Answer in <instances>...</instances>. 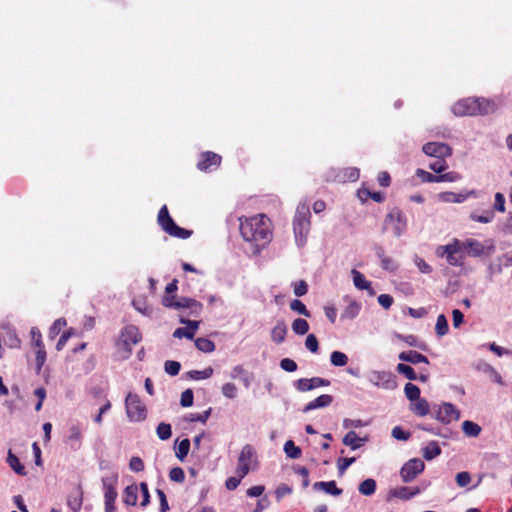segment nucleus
<instances>
[{
	"instance_id": "22",
	"label": "nucleus",
	"mask_w": 512,
	"mask_h": 512,
	"mask_svg": "<svg viewBox=\"0 0 512 512\" xmlns=\"http://www.w3.org/2000/svg\"><path fill=\"white\" fill-rule=\"evenodd\" d=\"M313 489L317 491H324L325 493L333 496H340L343 492L342 489L337 487L336 482L334 480L315 482L313 484Z\"/></svg>"
},
{
	"instance_id": "54",
	"label": "nucleus",
	"mask_w": 512,
	"mask_h": 512,
	"mask_svg": "<svg viewBox=\"0 0 512 512\" xmlns=\"http://www.w3.org/2000/svg\"><path fill=\"white\" fill-rule=\"evenodd\" d=\"M355 461H356L355 457L339 458L337 460V468H338L339 475H343L345 473V471L347 470V468L350 465H352Z\"/></svg>"
},
{
	"instance_id": "33",
	"label": "nucleus",
	"mask_w": 512,
	"mask_h": 512,
	"mask_svg": "<svg viewBox=\"0 0 512 512\" xmlns=\"http://www.w3.org/2000/svg\"><path fill=\"white\" fill-rule=\"evenodd\" d=\"M358 490L364 496H371L376 491V481L372 478L365 479L359 484Z\"/></svg>"
},
{
	"instance_id": "25",
	"label": "nucleus",
	"mask_w": 512,
	"mask_h": 512,
	"mask_svg": "<svg viewBox=\"0 0 512 512\" xmlns=\"http://www.w3.org/2000/svg\"><path fill=\"white\" fill-rule=\"evenodd\" d=\"M474 194V191H470L469 194H457L454 192H441L437 195L439 201L445 203H462L464 202L469 195Z\"/></svg>"
},
{
	"instance_id": "47",
	"label": "nucleus",
	"mask_w": 512,
	"mask_h": 512,
	"mask_svg": "<svg viewBox=\"0 0 512 512\" xmlns=\"http://www.w3.org/2000/svg\"><path fill=\"white\" fill-rule=\"evenodd\" d=\"M381 267L382 269L388 271V272H395L399 268V263L393 259L392 257L386 256L381 261Z\"/></svg>"
},
{
	"instance_id": "26",
	"label": "nucleus",
	"mask_w": 512,
	"mask_h": 512,
	"mask_svg": "<svg viewBox=\"0 0 512 512\" xmlns=\"http://www.w3.org/2000/svg\"><path fill=\"white\" fill-rule=\"evenodd\" d=\"M287 334V325L283 320L277 321L271 330V339L276 344H280L285 340Z\"/></svg>"
},
{
	"instance_id": "48",
	"label": "nucleus",
	"mask_w": 512,
	"mask_h": 512,
	"mask_svg": "<svg viewBox=\"0 0 512 512\" xmlns=\"http://www.w3.org/2000/svg\"><path fill=\"white\" fill-rule=\"evenodd\" d=\"M290 308L291 310L305 316V317H310L311 314L310 312L308 311V309L306 308L305 304L298 300V299H294L291 301L290 303Z\"/></svg>"
},
{
	"instance_id": "38",
	"label": "nucleus",
	"mask_w": 512,
	"mask_h": 512,
	"mask_svg": "<svg viewBox=\"0 0 512 512\" xmlns=\"http://www.w3.org/2000/svg\"><path fill=\"white\" fill-rule=\"evenodd\" d=\"M348 361V356L343 352L333 351L330 355V362L335 367H343L347 365Z\"/></svg>"
},
{
	"instance_id": "63",
	"label": "nucleus",
	"mask_w": 512,
	"mask_h": 512,
	"mask_svg": "<svg viewBox=\"0 0 512 512\" xmlns=\"http://www.w3.org/2000/svg\"><path fill=\"white\" fill-rule=\"evenodd\" d=\"M414 263L421 273L429 274L432 272V267L428 263H426V261L423 258L417 255L414 257Z\"/></svg>"
},
{
	"instance_id": "4",
	"label": "nucleus",
	"mask_w": 512,
	"mask_h": 512,
	"mask_svg": "<svg viewBox=\"0 0 512 512\" xmlns=\"http://www.w3.org/2000/svg\"><path fill=\"white\" fill-rule=\"evenodd\" d=\"M257 467L258 458L255 448L250 444L244 445L238 457L236 474L240 478H244L250 471L256 470Z\"/></svg>"
},
{
	"instance_id": "49",
	"label": "nucleus",
	"mask_w": 512,
	"mask_h": 512,
	"mask_svg": "<svg viewBox=\"0 0 512 512\" xmlns=\"http://www.w3.org/2000/svg\"><path fill=\"white\" fill-rule=\"evenodd\" d=\"M66 324L67 323L64 318L55 320L49 329V337L52 339L55 338L60 333L61 329L66 326Z\"/></svg>"
},
{
	"instance_id": "7",
	"label": "nucleus",
	"mask_w": 512,
	"mask_h": 512,
	"mask_svg": "<svg viewBox=\"0 0 512 512\" xmlns=\"http://www.w3.org/2000/svg\"><path fill=\"white\" fill-rule=\"evenodd\" d=\"M368 382L374 387L384 390L397 388L396 376L390 371L371 370L367 373Z\"/></svg>"
},
{
	"instance_id": "64",
	"label": "nucleus",
	"mask_w": 512,
	"mask_h": 512,
	"mask_svg": "<svg viewBox=\"0 0 512 512\" xmlns=\"http://www.w3.org/2000/svg\"><path fill=\"white\" fill-rule=\"evenodd\" d=\"M169 478L174 481L181 483L185 479V474L182 468L180 467H174L169 472Z\"/></svg>"
},
{
	"instance_id": "13",
	"label": "nucleus",
	"mask_w": 512,
	"mask_h": 512,
	"mask_svg": "<svg viewBox=\"0 0 512 512\" xmlns=\"http://www.w3.org/2000/svg\"><path fill=\"white\" fill-rule=\"evenodd\" d=\"M422 150L426 155L438 159H445L452 155L451 147L441 142H428L422 147Z\"/></svg>"
},
{
	"instance_id": "3",
	"label": "nucleus",
	"mask_w": 512,
	"mask_h": 512,
	"mask_svg": "<svg viewBox=\"0 0 512 512\" xmlns=\"http://www.w3.org/2000/svg\"><path fill=\"white\" fill-rule=\"evenodd\" d=\"M310 209L307 204H300L293 219V231L295 241L298 247H303L307 241V236L310 231Z\"/></svg>"
},
{
	"instance_id": "40",
	"label": "nucleus",
	"mask_w": 512,
	"mask_h": 512,
	"mask_svg": "<svg viewBox=\"0 0 512 512\" xmlns=\"http://www.w3.org/2000/svg\"><path fill=\"white\" fill-rule=\"evenodd\" d=\"M404 393L411 402L420 399V389L413 383H407L404 387Z\"/></svg>"
},
{
	"instance_id": "1",
	"label": "nucleus",
	"mask_w": 512,
	"mask_h": 512,
	"mask_svg": "<svg viewBox=\"0 0 512 512\" xmlns=\"http://www.w3.org/2000/svg\"><path fill=\"white\" fill-rule=\"evenodd\" d=\"M240 233L246 242H250L255 248V252L259 253L272 240V225L270 219L259 214L252 217H241Z\"/></svg>"
},
{
	"instance_id": "42",
	"label": "nucleus",
	"mask_w": 512,
	"mask_h": 512,
	"mask_svg": "<svg viewBox=\"0 0 512 512\" xmlns=\"http://www.w3.org/2000/svg\"><path fill=\"white\" fill-rule=\"evenodd\" d=\"M292 330L297 335H304L309 330V324L305 319L297 318L292 323Z\"/></svg>"
},
{
	"instance_id": "62",
	"label": "nucleus",
	"mask_w": 512,
	"mask_h": 512,
	"mask_svg": "<svg viewBox=\"0 0 512 512\" xmlns=\"http://www.w3.org/2000/svg\"><path fill=\"white\" fill-rule=\"evenodd\" d=\"M306 348L312 353H317L319 349V343L314 334H309L305 340Z\"/></svg>"
},
{
	"instance_id": "11",
	"label": "nucleus",
	"mask_w": 512,
	"mask_h": 512,
	"mask_svg": "<svg viewBox=\"0 0 512 512\" xmlns=\"http://www.w3.org/2000/svg\"><path fill=\"white\" fill-rule=\"evenodd\" d=\"M425 464L419 458H412L407 461L400 470V477L404 483L412 482L424 471Z\"/></svg>"
},
{
	"instance_id": "14",
	"label": "nucleus",
	"mask_w": 512,
	"mask_h": 512,
	"mask_svg": "<svg viewBox=\"0 0 512 512\" xmlns=\"http://www.w3.org/2000/svg\"><path fill=\"white\" fill-rule=\"evenodd\" d=\"M435 418L444 424H449L460 418V411L453 404L445 402L438 407Z\"/></svg>"
},
{
	"instance_id": "16",
	"label": "nucleus",
	"mask_w": 512,
	"mask_h": 512,
	"mask_svg": "<svg viewBox=\"0 0 512 512\" xmlns=\"http://www.w3.org/2000/svg\"><path fill=\"white\" fill-rule=\"evenodd\" d=\"M82 432L83 428L79 423H72L68 428L66 443L74 451L79 450L82 446Z\"/></svg>"
},
{
	"instance_id": "29",
	"label": "nucleus",
	"mask_w": 512,
	"mask_h": 512,
	"mask_svg": "<svg viewBox=\"0 0 512 512\" xmlns=\"http://www.w3.org/2000/svg\"><path fill=\"white\" fill-rule=\"evenodd\" d=\"M342 441L344 445L349 446L352 450H356L362 446L366 438H360L356 432L350 431L343 437Z\"/></svg>"
},
{
	"instance_id": "12",
	"label": "nucleus",
	"mask_w": 512,
	"mask_h": 512,
	"mask_svg": "<svg viewBox=\"0 0 512 512\" xmlns=\"http://www.w3.org/2000/svg\"><path fill=\"white\" fill-rule=\"evenodd\" d=\"M141 340V334L136 326H126L121 331L119 344L123 345L124 348L130 353L132 346L136 345Z\"/></svg>"
},
{
	"instance_id": "58",
	"label": "nucleus",
	"mask_w": 512,
	"mask_h": 512,
	"mask_svg": "<svg viewBox=\"0 0 512 512\" xmlns=\"http://www.w3.org/2000/svg\"><path fill=\"white\" fill-rule=\"evenodd\" d=\"M391 434L393 438L401 441H407L411 437L410 432L404 431L400 426H395Z\"/></svg>"
},
{
	"instance_id": "32",
	"label": "nucleus",
	"mask_w": 512,
	"mask_h": 512,
	"mask_svg": "<svg viewBox=\"0 0 512 512\" xmlns=\"http://www.w3.org/2000/svg\"><path fill=\"white\" fill-rule=\"evenodd\" d=\"M410 410L418 416H425L430 411L429 403L426 399L420 398L418 400L413 401V403L410 406Z\"/></svg>"
},
{
	"instance_id": "57",
	"label": "nucleus",
	"mask_w": 512,
	"mask_h": 512,
	"mask_svg": "<svg viewBox=\"0 0 512 512\" xmlns=\"http://www.w3.org/2000/svg\"><path fill=\"white\" fill-rule=\"evenodd\" d=\"M194 395L191 389H186L181 394L180 404L182 407H190L193 405Z\"/></svg>"
},
{
	"instance_id": "51",
	"label": "nucleus",
	"mask_w": 512,
	"mask_h": 512,
	"mask_svg": "<svg viewBox=\"0 0 512 512\" xmlns=\"http://www.w3.org/2000/svg\"><path fill=\"white\" fill-rule=\"evenodd\" d=\"M340 181H356L359 178V170L357 168L351 167L344 170V175L342 177L337 176Z\"/></svg>"
},
{
	"instance_id": "44",
	"label": "nucleus",
	"mask_w": 512,
	"mask_h": 512,
	"mask_svg": "<svg viewBox=\"0 0 512 512\" xmlns=\"http://www.w3.org/2000/svg\"><path fill=\"white\" fill-rule=\"evenodd\" d=\"M222 395L227 399H235L237 397L238 389L232 382H226L221 387Z\"/></svg>"
},
{
	"instance_id": "56",
	"label": "nucleus",
	"mask_w": 512,
	"mask_h": 512,
	"mask_svg": "<svg viewBox=\"0 0 512 512\" xmlns=\"http://www.w3.org/2000/svg\"><path fill=\"white\" fill-rule=\"evenodd\" d=\"M494 218V213L492 211H487L484 215H477L476 213H472L470 215V219L479 222V223H490Z\"/></svg>"
},
{
	"instance_id": "53",
	"label": "nucleus",
	"mask_w": 512,
	"mask_h": 512,
	"mask_svg": "<svg viewBox=\"0 0 512 512\" xmlns=\"http://www.w3.org/2000/svg\"><path fill=\"white\" fill-rule=\"evenodd\" d=\"M181 365L177 361L167 360L164 364L165 372L171 376H176L180 371Z\"/></svg>"
},
{
	"instance_id": "17",
	"label": "nucleus",
	"mask_w": 512,
	"mask_h": 512,
	"mask_svg": "<svg viewBox=\"0 0 512 512\" xmlns=\"http://www.w3.org/2000/svg\"><path fill=\"white\" fill-rule=\"evenodd\" d=\"M118 482V474L112 473L111 475L102 478V486L104 491V498L108 501H115L117 498L116 485Z\"/></svg>"
},
{
	"instance_id": "36",
	"label": "nucleus",
	"mask_w": 512,
	"mask_h": 512,
	"mask_svg": "<svg viewBox=\"0 0 512 512\" xmlns=\"http://www.w3.org/2000/svg\"><path fill=\"white\" fill-rule=\"evenodd\" d=\"M462 429L466 436L477 437L481 433V427L472 421L466 420L462 423Z\"/></svg>"
},
{
	"instance_id": "21",
	"label": "nucleus",
	"mask_w": 512,
	"mask_h": 512,
	"mask_svg": "<svg viewBox=\"0 0 512 512\" xmlns=\"http://www.w3.org/2000/svg\"><path fill=\"white\" fill-rule=\"evenodd\" d=\"M354 286L359 290H366L370 295H374V290L371 287V282L366 280L365 276L356 269L351 270Z\"/></svg>"
},
{
	"instance_id": "2",
	"label": "nucleus",
	"mask_w": 512,
	"mask_h": 512,
	"mask_svg": "<svg viewBox=\"0 0 512 512\" xmlns=\"http://www.w3.org/2000/svg\"><path fill=\"white\" fill-rule=\"evenodd\" d=\"M494 109V103L484 98H466L454 104L452 111L456 116L487 114Z\"/></svg>"
},
{
	"instance_id": "9",
	"label": "nucleus",
	"mask_w": 512,
	"mask_h": 512,
	"mask_svg": "<svg viewBox=\"0 0 512 512\" xmlns=\"http://www.w3.org/2000/svg\"><path fill=\"white\" fill-rule=\"evenodd\" d=\"M125 406L130 421L140 422L146 418V407L137 394L128 393L125 399Z\"/></svg>"
},
{
	"instance_id": "37",
	"label": "nucleus",
	"mask_w": 512,
	"mask_h": 512,
	"mask_svg": "<svg viewBox=\"0 0 512 512\" xmlns=\"http://www.w3.org/2000/svg\"><path fill=\"white\" fill-rule=\"evenodd\" d=\"M195 346L197 347L198 350H200L204 353H210L215 350L214 342L208 338H203V337L197 338L195 340Z\"/></svg>"
},
{
	"instance_id": "31",
	"label": "nucleus",
	"mask_w": 512,
	"mask_h": 512,
	"mask_svg": "<svg viewBox=\"0 0 512 512\" xmlns=\"http://www.w3.org/2000/svg\"><path fill=\"white\" fill-rule=\"evenodd\" d=\"M441 454V448L436 441L429 442L422 449L423 458L426 460H432Z\"/></svg>"
},
{
	"instance_id": "61",
	"label": "nucleus",
	"mask_w": 512,
	"mask_h": 512,
	"mask_svg": "<svg viewBox=\"0 0 512 512\" xmlns=\"http://www.w3.org/2000/svg\"><path fill=\"white\" fill-rule=\"evenodd\" d=\"M439 182H456L461 179V175L457 172L451 171L445 174L437 175Z\"/></svg>"
},
{
	"instance_id": "28",
	"label": "nucleus",
	"mask_w": 512,
	"mask_h": 512,
	"mask_svg": "<svg viewBox=\"0 0 512 512\" xmlns=\"http://www.w3.org/2000/svg\"><path fill=\"white\" fill-rule=\"evenodd\" d=\"M138 500V486L132 484L127 486L123 492V502L128 506H135Z\"/></svg>"
},
{
	"instance_id": "5",
	"label": "nucleus",
	"mask_w": 512,
	"mask_h": 512,
	"mask_svg": "<svg viewBox=\"0 0 512 512\" xmlns=\"http://www.w3.org/2000/svg\"><path fill=\"white\" fill-rule=\"evenodd\" d=\"M158 224L170 236L187 239L191 236L192 231L179 227L171 218L166 205L162 206L158 213Z\"/></svg>"
},
{
	"instance_id": "34",
	"label": "nucleus",
	"mask_w": 512,
	"mask_h": 512,
	"mask_svg": "<svg viewBox=\"0 0 512 512\" xmlns=\"http://www.w3.org/2000/svg\"><path fill=\"white\" fill-rule=\"evenodd\" d=\"M449 326L447 318L444 314H440L437 317L436 325H435V333L438 337H443L448 334Z\"/></svg>"
},
{
	"instance_id": "45",
	"label": "nucleus",
	"mask_w": 512,
	"mask_h": 512,
	"mask_svg": "<svg viewBox=\"0 0 512 512\" xmlns=\"http://www.w3.org/2000/svg\"><path fill=\"white\" fill-rule=\"evenodd\" d=\"M156 434L160 440H168L172 435L171 425L165 422L160 423L156 428Z\"/></svg>"
},
{
	"instance_id": "46",
	"label": "nucleus",
	"mask_w": 512,
	"mask_h": 512,
	"mask_svg": "<svg viewBox=\"0 0 512 512\" xmlns=\"http://www.w3.org/2000/svg\"><path fill=\"white\" fill-rule=\"evenodd\" d=\"M189 450H190V440L187 438L183 439L182 441H180V443L177 447L176 457L180 461H183L186 458V456L188 455Z\"/></svg>"
},
{
	"instance_id": "55",
	"label": "nucleus",
	"mask_w": 512,
	"mask_h": 512,
	"mask_svg": "<svg viewBox=\"0 0 512 512\" xmlns=\"http://www.w3.org/2000/svg\"><path fill=\"white\" fill-rule=\"evenodd\" d=\"M416 175L422 180V182L438 183L437 175L431 174L423 169H417Z\"/></svg>"
},
{
	"instance_id": "59",
	"label": "nucleus",
	"mask_w": 512,
	"mask_h": 512,
	"mask_svg": "<svg viewBox=\"0 0 512 512\" xmlns=\"http://www.w3.org/2000/svg\"><path fill=\"white\" fill-rule=\"evenodd\" d=\"M30 335H31L32 346L34 348L44 346L43 341H42V335L38 328L32 327L31 331H30Z\"/></svg>"
},
{
	"instance_id": "8",
	"label": "nucleus",
	"mask_w": 512,
	"mask_h": 512,
	"mask_svg": "<svg viewBox=\"0 0 512 512\" xmlns=\"http://www.w3.org/2000/svg\"><path fill=\"white\" fill-rule=\"evenodd\" d=\"M162 303L165 307L173 308L176 310L184 308L189 309L190 314L192 315H198L203 307L199 301L193 298L181 297L180 299L175 300V297L171 295L164 296Z\"/></svg>"
},
{
	"instance_id": "50",
	"label": "nucleus",
	"mask_w": 512,
	"mask_h": 512,
	"mask_svg": "<svg viewBox=\"0 0 512 512\" xmlns=\"http://www.w3.org/2000/svg\"><path fill=\"white\" fill-rule=\"evenodd\" d=\"M210 415H211V408L205 410L202 413H191L188 417V421L206 423V421L208 420Z\"/></svg>"
},
{
	"instance_id": "23",
	"label": "nucleus",
	"mask_w": 512,
	"mask_h": 512,
	"mask_svg": "<svg viewBox=\"0 0 512 512\" xmlns=\"http://www.w3.org/2000/svg\"><path fill=\"white\" fill-rule=\"evenodd\" d=\"M332 401H333V397L331 395H328V394L320 395L316 399L310 401L303 408V412L307 413L309 411H312V410H315V409H318V408L327 407V406H329L332 403Z\"/></svg>"
},
{
	"instance_id": "60",
	"label": "nucleus",
	"mask_w": 512,
	"mask_h": 512,
	"mask_svg": "<svg viewBox=\"0 0 512 512\" xmlns=\"http://www.w3.org/2000/svg\"><path fill=\"white\" fill-rule=\"evenodd\" d=\"M455 480L459 487H466L471 482V475L467 471H462L456 474Z\"/></svg>"
},
{
	"instance_id": "18",
	"label": "nucleus",
	"mask_w": 512,
	"mask_h": 512,
	"mask_svg": "<svg viewBox=\"0 0 512 512\" xmlns=\"http://www.w3.org/2000/svg\"><path fill=\"white\" fill-rule=\"evenodd\" d=\"M221 163V156L214 152H204L197 163V168L201 171H208L211 167H218Z\"/></svg>"
},
{
	"instance_id": "30",
	"label": "nucleus",
	"mask_w": 512,
	"mask_h": 512,
	"mask_svg": "<svg viewBox=\"0 0 512 512\" xmlns=\"http://www.w3.org/2000/svg\"><path fill=\"white\" fill-rule=\"evenodd\" d=\"M83 502V494L80 488L76 489L74 492H72L67 500V504L69 508L74 511L78 512L81 509Z\"/></svg>"
},
{
	"instance_id": "35",
	"label": "nucleus",
	"mask_w": 512,
	"mask_h": 512,
	"mask_svg": "<svg viewBox=\"0 0 512 512\" xmlns=\"http://www.w3.org/2000/svg\"><path fill=\"white\" fill-rule=\"evenodd\" d=\"M7 462L9 466L18 474V475H26L25 467L20 463L18 457L14 455L11 451L8 452Z\"/></svg>"
},
{
	"instance_id": "6",
	"label": "nucleus",
	"mask_w": 512,
	"mask_h": 512,
	"mask_svg": "<svg viewBox=\"0 0 512 512\" xmlns=\"http://www.w3.org/2000/svg\"><path fill=\"white\" fill-rule=\"evenodd\" d=\"M436 254L439 257H445L446 261L451 266H460L464 259L462 242L454 239L452 243L439 246L436 250Z\"/></svg>"
},
{
	"instance_id": "15",
	"label": "nucleus",
	"mask_w": 512,
	"mask_h": 512,
	"mask_svg": "<svg viewBox=\"0 0 512 512\" xmlns=\"http://www.w3.org/2000/svg\"><path fill=\"white\" fill-rule=\"evenodd\" d=\"M330 381L320 377L300 378L294 383V387L300 392H306L318 387L329 386Z\"/></svg>"
},
{
	"instance_id": "27",
	"label": "nucleus",
	"mask_w": 512,
	"mask_h": 512,
	"mask_svg": "<svg viewBox=\"0 0 512 512\" xmlns=\"http://www.w3.org/2000/svg\"><path fill=\"white\" fill-rule=\"evenodd\" d=\"M361 310V304L355 300H351L341 313V319L352 320L356 318Z\"/></svg>"
},
{
	"instance_id": "19",
	"label": "nucleus",
	"mask_w": 512,
	"mask_h": 512,
	"mask_svg": "<svg viewBox=\"0 0 512 512\" xmlns=\"http://www.w3.org/2000/svg\"><path fill=\"white\" fill-rule=\"evenodd\" d=\"M425 487L423 488V490ZM422 492V489L419 487H406V486H400L396 487L389 492L390 497L398 498L401 500H409L416 495L420 494Z\"/></svg>"
},
{
	"instance_id": "10",
	"label": "nucleus",
	"mask_w": 512,
	"mask_h": 512,
	"mask_svg": "<svg viewBox=\"0 0 512 512\" xmlns=\"http://www.w3.org/2000/svg\"><path fill=\"white\" fill-rule=\"evenodd\" d=\"M391 227L393 234L400 237L407 229V219L397 207L391 209L385 217L384 229Z\"/></svg>"
},
{
	"instance_id": "43",
	"label": "nucleus",
	"mask_w": 512,
	"mask_h": 512,
	"mask_svg": "<svg viewBox=\"0 0 512 512\" xmlns=\"http://www.w3.org/2000/svg\"><path fill=\"white\" fill-rule=\"evenodd\" d=\"M396 370L399 374L404 375L410 381L417 380V374L414 369L407 364L399 363Z\"/></svg>"
},
{
	"instance_id": "39",
	"label": "nucleus",
	"mask_w": 512,
	"mask_h": 512,
	"mask_svg": "<svg viewBox=\"0 0 512 512\" xmlns=\"http://www.w3.org/2000/svg\"><path fill=\"white\" fill-rule=\"evenodd\" d=\"M284 452L291 459H298L301 456V449L296 446L292 440L286 441L284 444Z\"/></svg>"
},
{
	"instance_id": "20",
	"label": "nucleus",
	"mask_w": 512,
	"mask_h": 512,
	"mask_svg": "<svg viewBox=\"0 0 512 512\" xmlns=\"http://www.w3.org/2000/svg\"><path fill=\"white\" fill-rule=\"evenodd\" d=\"M398 358L401 361L409 362L411 364L424 363V364L428 365L430 363L429 359L425 355H423L415 350L401 352L398 355Z\"/></svg>"
},
{
	"instance_id": "24",
	"label": "nucleus",
	"mask_w": 512,
	"mask_h": 512,
	"mask_svg": "<svg viewBox=\"0 0 512 512\" xmlns=\"http://www.w3.org/2000/svg\"><path fill=\"white\" fill-rule=\"evenodd\" d=\"M469 249V255L473 257H480L485 254V247L483 244L475 239H468L462 242V249Z\"/></svg>"
},
{
	"instance_id": "52",
	"label": "nucleus",
	"mask_w": 512,
	"mask_h": 512,
	"mask_svg": "<svg viewBox=\"0 0 512 512\" xmlns=\"http://www.w3.org/2000/svg\"><path fill=\"white\" fill-rule=\"evenodd\" d=\"M35 350H36V368H37V371H40L46 362L47 355H46V351H45V346L37 347V348H35Z\"/></svg>"
},
{
	"instance_id": "41",
	"label": "nucleus",
	"mask_w": 512,
	"mask_h": 512,
	"mask_svg": "<svg viewBox=\"0 0 512 512\" xmlns=\"http://www.w3.org/2000/svg\"><path fill=\"white\" fill-rule=\"evenodd\" d=\"M213 375V368L207 367L204 370H191L188 372L189 378L193 380L208 379Z\"/></svg>"
}]
</instances>
